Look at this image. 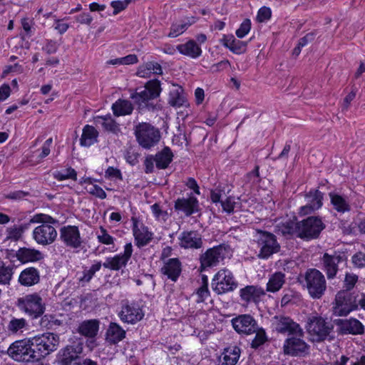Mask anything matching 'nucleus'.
<instances>
[{
  "label": "nucleus",
  "instance_id": "1",
  "mask_svg": "<svg viewBox=\"0 0 365 365\" xmlns=\"http://www.w3.org/2000/svg\"><path fill=\"white\" fill-rule=\"evenodd\" d=\"M31 223H40L34 228L32 237L34 241L41 245L46 246L53 244L57 238L56 227L59 221L53 217L43 213L36 214L30 220Z\"/></svg>",
  "mask_w": 365,
  "mask_h": 365
},
{
  "label": "nucleus",
  "instance_id": "2",
  "mask_svg": "<svg viewBox=\"0 0 365 365\" xmlns=\"http://www.w3.org/2000/svg\"><path fill=\"white\" fill-rule=\"evenodd\" d=\"M160 81L155 79L148 81L144 88H138L130 94V98L140 110H154L157 108L156 99L161 93Z\"/></svg>",
  "mask_w": 365,
  "mask_h": 365
},
{
  "label": "nucleus",
  "instance_id": "3",
  "mask_svg": "<svg viewBox=\"0 0 365 365\" xmlns=\"http://www.w3.org/2000/svg\"><path fill=\"white\" fill-rule=\"evenodd\" d=\"M306 328L313 342L331 341L335 339L334 324L321 316L309 317Z\"/></svg>",
  "mask_w": 365,
  "mask_h": 365
},
{
  "label": "nucleus",
  "instance_id": "4",
  "mask_svg": "<svg viewBox=\"0 0 365 365\" xmlns=\"http://www.w3.org/2000/svg\"><path fill=\"white\" fill-rule=\"evenodd\" d=\"M299 282L307 289L312 299H321L327 289V281L322 272L315 268H310L300 274Z\"/></svg>",
  "mask_w": 365,
  "mask_h": 365
},
{
  "label": "nucleus",
  "instance_id": "5",
  "mask_svg": "<svg viewBox=\"0 0 365 365\" xmlns=\"http://www.w3.org/2000/svg\"><path fill=\"white\" fill-rule=\"evenodd\" d=\"M30 340L35 354L34 356H36L37 361L55 351L59 345L58 335L51 332H46L30 337Z\"/></svg>",
  "mask_w": 365,
  "mask_h": 365
},
{
  "label": "nucleus",
  "instance_id": "6",
  "mask_svg": "<svg viewBox=\"0 0 365 365\" xmlns=\"http://www.w3.org/2000/svg\"><path fill=\"white\" fill-rule=\"evenodd\" d=\"M254 241L259 249L257 255L259 259H267L280 251L281 247L277 237L269 232L257 230Z\"/></svg>",
  "mask_w": 365,
  "mask_h": 365
},
{
  "label": "nucleus",
  "instance_id": "7",
  "mask_svg": "<svg viewBox=\"0 0 365 365\" xmlns=\"http://www.w3.org/2000/svg\"><path fill=\"white\" fill-rule=\"evenodd\" d=\"M359 294L353 292H347V290L339 291L333 303V313L336 316L345 317L352 311L359 309Z\"/></svg>",
  "mask_w": 365,
  "mask_h": 365
},
{
  "label": "nucleus",
  "instance_id": "8",
  "mask_svg": "<svg viewBox=\"0 0 365 365\" xmlns=\"http://www.w3.org/2000/svg\"><path fill=\"white\" fill-rule=\"evenodd\" d=\"M6 354L16 362H37L30 338L14 341L6 349Z\"/></svg>",
  "mask_w": 365,
  "mask_h": 365
},
{
  "label": "nucleus",
  "instance_id": "9",
  "mask_svg": "<svg viewBox=\"0 0 365 365\" xmlns=\"http://www.w3.org/2000/svg\"><path fill=\"white\" fill-rule=\"evenodd\" d=\"M16 306L33 319L41 317L46 311V304L36 292L19 298Z\"/></svg>",
  "mask_w": 365,
  "mask_h": 365
},
{
  "label": "nucleus",
  "instance_id": "10",
  "mask_svg": "<svg viewBox=\"0 0 365 365\" xmlns=\"http://www.w3.org/2000/svg\"><path fill=\"white\" fill-rule=\"evenodd\" d=\"M134 133L139 145L145 149L155 145L160 140V133L158 128L150 123L143 122L135 126Z\"/></svg>",
  "mask_w": 365,
  "mask_h": 365
},
{
  "label": "nucleus",
  "instance_id": "11",
  "mask_svg": "<svg viewBox=\"0 0 365 365\" xmlns=\"http://www.w3.org/2000/svg\"><path fill=\"white\" fill-rule=\"evenodd\" d=\"M298 237L304 240H310L319 237L325 225L319 217L311 216L297 222Z\"/></svg>",
  "mask_w": 365,
  "mask_h": 365
},
{
  "label": "nucleus",
  "instance_id": "12",
  "mask_svg": "<svg viewBox=\"0 0 365 365\" xmlns=\"http://www.w3.org/2000/svg\"><path fill=\"white\" fill-rule=\"evenodd\" d=\"M347 262L345 253L334 251L332 253L325 252L321 258L322 269L326 273L328 279H333L336 277L341 264Z\"/></svg>",
  "mask_w": 365,
  "mask_h": 365
},
{
  "label": "nucleus",
  "instance_id": "13",
  "mask_svg": "<svg viewBox=\"0 0 365 365\" xmlns=\"http://www.w3.org/2000/svg\"><path fill=\"white\" fill-rule=\"evenodd\" d=\"M230 254V248L225 245H220L207 250L200 256L201 271L217 266Z\"/></svg>",
  "mask_w": 365,
  "mask_h": 365
},
{
  "label": "nucleus",
  "instance_id": "14",
  "mask_svg": "<svg viewBox=\"0 0 365 365\" xmlns=\"http://www.w3.org/2000/svg\"><path fill=\"white\" fill-rule=\"evenodd\" d=\"M238 283L235 279L232 273L228 269L220 270L212 281L213 290L217 294H222L235 290Z\"/></svg>",
  "mask_w": 365,
  "mask_h": 365
},
{
  "label": "nucleus",
  "instance_id": "15",
  "mask_svg": "<svg viewBox=\"0 0 365 365\" xmlns=\"http://www.w3.org/2000/svg\"><path fill=\"white\" fill-rule=\"evenodd\" d=\"M272 326L274 330L280 334H288L303 337L304 331L300 325L289 317L277 315L272 318Z\"/></svg>",
  "mask_w": 365,
  "mask_h": 365
},
{
  "label": "nucleus",
  "instance_id": "16",
  "mask_svg": "<svg viewBox=\"0 0 365 365\" xmlns=\"http://www.w3.org/2000/svg\"><path fill=\"white\" fill-rule=\"evenodd\" d=\"M118 316L123 322L133 324L143 318L144 312L138 302L123 300Z\"/></svg>",
  "mask_w": 365,
  "mask_h": 365
},
{
  "label": "nucleus",
  "instance_id": "17",
  "mask_svg": "<svg viewBox=\"0 0 365 365\" xmlns=\"http://www.w3.org/2000/svg\"><path fill=\"white\" fill-rule=\"evenodd\" d=\"M334 324L336 326L337 332L340 335H361L364 333L365 329L363 324L354 317L334 319Z\"/></svg>",
  "mask_w": 365,
  "mask_h": 365
},
{
  "label": "nucleus",
  "instance_id": "18",
  "mask_svg": "<svg viewBox=\"0 0 365 365\" xmlns=\"http://www.w3.org/2000/svg\"><path fill=\"white\" fill-rule=\"evenodd\" d=\"M132 254L133 245L131 242H128L124 247L123 253L116 255L114 257H107L102 264L106 269L118 271L127 265Z\"/></svg>",
  "mask_w": 365,
  "mask_h": 365
},
{
  "label": "nucleus",
  "instance_id": "19",
  "mask_svg": "<svg viewBox=\"0 0 365 365\" xmlns=\"http://www.w3.org/2000/svg\"><path fill=\"white\" fill-rule=\"evenodd\" d=\"M132 231L135 244L138 248L148 245L153 239V233L136 217H132Z\"/></svg>",
  "mask_w": 365,
  "mask_h": 365
},
{
  "label": "nucleus",
  "instance_id": "20",
  "mask_svg": "<svg viewBox=\"0 0 365 365\" xmlns=\"http://www.w3.org/2000/svg\"><path fill=\"white\" fill-rule=\"evenodd\" d=\"M60 240L68 247L78 249L82 246L83 240L78 227L66 225L60 229Z\"/></svg>",
  "mask_w": 365,
  "mask_h": 365
},
{
  "label": "nucleus",
  "instance_id": "21",
  "mask_svg": "<svg viewBox=\"0 0 365 365\" xmlns=\"http://www.w3.org/2000/svg\"><path fill=\"white\" fill-rule=\"evenodd\" d=\"M234 329L239 334H251L257 331V322L250 314H242L232 319Z\"/></svg>",
  "mask_w": 365,
  "mask_h": 365
},
{
  "label": "nucleus",
  "instance_id": "22",
  "mask_svg": "<svg viewBox=\"0 0 365 365\" xmlns=\"http://www.w3.org/2000/svg\"><path fill=\"white\" fill-rule=\"evenodd\" d=\"M323 193L319 190L313 189L304 195L307 202L304 206L301 207L300 213L308 215L322 207L323 203Z\"/></svg>",
  "mask_w": 365,
  "mask_h": 365
},
{
  "label": "nucleus",
  "instance_id": "23",
  "mask_svg": "<svg viewBox=\"0 0 365 365\" xmlns=\"http://www.w3.org/2000/svg\"><path fill=\"white\" fill-rule=\"evenodd\" d=\"M178 239L179 245L185 249H200L202 247L201 235L197 231H183Z\"/></svg>",
  "mask_w": 365,
  "mask_h": 365
},
{
  "label": "nucleus",
  "instance_id": "24",
  "mask_svg": "<svg viewBox=\"0 0 365 365\" xmlns=\"http://www.w3.org/2000/svg\"><path fill=\"white\" fill-rule=\"evenodd\" d=\"M292 336L284 341L283 348L285 354L291 356H297L308 350L309 346L302 339V337L297 336L296 335Z\"/></svg>",
  "mask_w": 365,
  "mask_h": 365
},
{
  "label": "nucleus",
  "instance_id": "25",
  "mask_svg": "<svg viewBox=\"0 0 365 365\" xmlns=\"http://www.w3.org/2000/svg\"><path fill=\"white\" fill-rule=\"evenodd\" d=\"M210 199L213 203L220 202L223 211L228 214L232 213L235 209V198L232 196H226L224 190L217 187L210 192Z\"/></svg>",
  "mask_w": 365,
  "mask_h": 365
},
{
  "label": "nucleus",
  "instance_id": "26",
  "mask_svg": "<svg viewBox=\"0 0 365 365\" xmlns=\"http://www.w3.org/2000/svg\"><path fill=\"white\" fill-rule=\"evenodd\" d=\"M82 344H78L76 346L68 345L61 349L58 354V360L60 365H71L73 361L76 360L82 353Z\"/></svg>",
  "mask_w": 365,
  "mask_h": 365
},
{
  "label": "nucleus",
  "instance_id": "27",
  "mask_svg": "<svg viewBox=\"0 0 365 365\" xmlns=\"http://www.w3.org/2000/svg\"><path fill=\"white\" fill-rule=\"evenodd\" d=\"M198 200L194 196L187 198H178L175 201L174 208L177 212H181L186 216H190L198 211Z\"/></svg>",
  "mask_w": 365,
  "mask_h": 365
},
{
  "label": "nucleus",
  "instance_id": "28",
  "mask_svg": "<svg viewBox=\"0 0 365 365\" xmlns=\"http://www.w3.org/2000/svg\"><path fill=\"white\" fill-rule=\"evenodd\" d=\"M160 272L173 282H176L182 272V264L178 258L168 259L165 261Z\"/></svg>",
  "mask_w": 365,
  "mask_h": 365
},
{
  "label": "nucleus",
  "instance_id": "29",
  "mask_svg": "<svg viewBox=\"0 0 365 365\" xmlns=\"http://www.w3.org/2000/svg\"><path fill=\"white\" fill-rule=\"evenodd\" d=\"M264 294V290L259 286L247 285L240 290L241 299L247 303H256L259 302L261 297Z\"/></svg>",
  "mask_w": 365,
  "mask_h": 365
},
{
  "label": "nucleus",
  "instance_id": "30",
  "mask_svg": "<svg viewBox=\"0 0 365 365\" xmlns=\"http://www.w3.org/2000/svg\"><path fill=\"white\" fill-rule=\"evenodd\" d=\"M40 282V272L33 267L24 269L19 277V282L24 287H31Z\"/></svg>",
  "mask_w": 365,
  "mask_h": 365
},
{
  "label": "nucleus",
  "instance_id": "31",
  "mask_svg": "<svg viewBox=\"0 0 365 365\" xmlns=\"http://www.w3.org/2000/svg\"><path fill=\"white\" fill-rule=\"evenodd\" d=\"M16 257L22 263L34 262L43 259V255L34 248L21 247L16 252Z\"/></svg>",
  "mask_w": 365,
  "mask_h": 365
},
{
  "label": "nucleus",
  "instance_id": "32",
  "mask_svg": "<svg viewBox=\"0 0 365 365\" xmlns=\"http://www.w3.org/2000/svg\"><path fill=\"white\" fill-rule=\"evenodd\" d=\"M125 331L117 323L110 322L106 333V340L110 344H117L125 338Z\"/></svg>",
  "mask_w": 365,
  "mask_h": 365
},
{
  "label": "nucleus",
  "instance_id": "33",
  "mask_svg": "<svg viewBox=\"0 0 365 365\" xmlns=\"http://www.w3.org/2000/svg\"><path fill=\"white\" fill-rule=\"evenodd\" d=\"M99 329V321L97 319H89L82 322L78 329V332L86 337L93 339L98 334Z\"/></svg>",
  "mask_w": 365,
  "mask_h": 365
},
{
  "label": "nucleus",
  "instance_id": "34",
  "mask_svg": "<svg viewBox=\"0 0 365 365\" xmlns=\"http://www.w3.org/2000/svg\"><path fill=\"white\" fill-rule=\"evenodd\" d=\"M176 49L181 54L192 58H197L202 54L201 48L194 40H190L185 43L178 45Z\"/></svg>",
  "mask_w": 365,
  "mask_h": 365
},
{
  "label": "nucleus",
  "instance_id": "35",
  "mask_svg": "<svg viewBox=\"0 0 365 365\" xmlns=\"http://www.w3.org/2000/svg\"><path fill=\"white\" fill-rule=\"evenodd\" d=\"M222 45L236 54H240L245 51L247 43L236 39L234 36H224L221 40Z\"/></svg>",
  "mask_w": 365,
  "mask_h": 365
},
{
  "label": "nucleus",
  "instance_id": "36",
  "mask_svg": "<svg viewBox=\"0 0 365 365\" xmlns=\"http://www.w3.org/2000/svg\"><path fill=\"white\" fill-rule=\"evenodd\" d=\"M94 121L97 126L101 125L108 132L117 134L120 130L119 124L110 115L97 116Z\"/></svg>",
  "mask_w": 365,
  "mask_h": 365
},
{
  "label": "nucleus",
  "instance_id": "37",
  "mask_svg": "<svg viewBox=\"0 0 365 365\" xmlns=\"http://www.w3.org/2000/svg\"><path fill=\"white\" fill-rule=\"evenodd\" d=\"M163 70L161 66L156 62L149 61L139 66L137 76L140 78H150L151 74L161 75Z\"/></svg>",
  "mask_w": 365,
  "mask_h": 365
},
{
  "label": "nucleus",
  "instance_id": "38",
  "mask_svg": "<svg viewBox=\"0 0 365 365\" xmlns=\"http://www.w3.org/2000/svg\"><path fill=\"white\" fill-rule=\"evenodd\" d=\"M168 103L170 106L175 108L188 106L187 101L181 87L170 91Z\"/></svg>",
  "mask_w": 365,
  "mask_h": 365
},
{
  "label": "nucleus",
  "instance_id": "39",
  "mask_svg": "<svg viewBox=\"0 0 365 365\" xmlns=\"http://www.w3.org/2000/svg\"><path fill=\"white\" fill-rule=\"evenodd\" d=\"M112 110L115 116L130 115L133 110V106L128 100L118 99L112 105Z\"/></svg>",
  "mask_w": 365,
  "mask_h": 365
},
{
  "label": "nucleus",
  "instance_id": "40",
  "mask_svg": "<svg viewBox=\"0 0 365 365\" xmlns=\"http://www.w3.org/2000/svg\"><path fill=\"white\" fill-rule=\"evenodd\" d=\"M173 154L170 148L165 147L155 155V165L158 169H165L173 160Z\"/></svg>",
  "mask_w": 365,
  "mask_h": 365
},
{
  "label": "nucleus",
  "instance_id": "41",
  "mask_svg": "<svg viewBox=\"0 0 365 365\" xmlns=\"http://www.w3.org/2000/svg\"><path fill=\"white\" fill-rule=\"evenodd\" d=\"M220 365H235L240 356V349L236 346L225 349Z\"/></svg>",
  "mask_w": 365,
  "mask_h": 365
},
{
  "label": "nucleus",
  "instance_id": "42",
  "mask_svg": "<svg viewBox=\"0 0 365 365\" xmlns=\"http://www.w3.org/2000/svg\"><path fill=\"white\" fill-rule=\"evenodd\" d=\"M329 195L333 207L337 212L344 213L350 211L351 206L345 197L334 192H330Z\"/></svg>",
  "mask_w": 365,
  "mask_h": 365
},
{
  "label": "nucleus",
  "instance_id": "43",
  "mask_svg": "<svg viewBox=\"0 0 365 365\" xmlns=\"http://www.w3.org/2000/svg\"><path fill=\"white\" fill-rule=\"evenodd\" d=\"M98 132L93 126L86 125L83 129V133L80 139L81 145L83 146H91L96 140Z\"/></svg>",
  "mask_w": 365,
  "mask_h": 365
},
{
  "label": "nucleus",
  "instance_id": "44",
  "mask_svg": "<svg viewBox=\"0 0 365 365\" xmlns=\"http://www.w3.org/2000/svg\"><path fill=\"white\" fill-rule=\"evenodd\" d=\"M285 282V274L281 272L274 273L267 284V291L275 292L279 291Z\"/></svg>",
  "mask_w": 365,
  "mask_h": 365
},
{
  "label": "nucleus",
  "instance_id": "45",
  "mask_svg": "<svg viewBox=\"0 0 365 365\" xmlns=\"http://www.w3.org/2000/svg\"><path fill=\"white\" fill-rule=\"evenodd\" d=\"M63 324V321L60 320L54 314H44L41 317L40 326L46 329H56Z\"/></svg>",
  "mask_w": 365,
  "mask_h": 365
},
{
  "label": "nucleus",
  "instance_id": "46",
  "mask_svg": "<svg viewBox=\"0 0 365 365\" xmlns=\"http://www.w3.org/2000/svg\"><path fill=\"white\" fill-rule=\"evenodd\" d=\"M30 224L31 222H29V223L22 224L20 226L14 225L8 227L6 229V239L15 242L18 241L21 238L24 232L29 228Z\"/></svg>",
  "mask_w": 365,
  "mask_h": 365
},
{
  "label": "nucleus",
  "instance_id": "47",
  "mask_svg": "<svg viewBox=\"0 0 365 365\" xmlns=\"http://www.w3.org/2000/svg\"><path fill=\"white\" fill-rule=\"evenodd\" d=\"M278 231L282 235H295L298 237V225L297 222L288 220L277 225Z\"/></svg>",
  "mask_w": 365,
  "mask_h": 365
},
{
  "label": "nucleus",
  "instance_id": "48",
  "mask_svg": "<svg viewBox=\"0 0 365 365\" xmlns=\"http://www.w3.org/2000/svg\"><path fill=\"white\" fill-rule=\"evenodd\" d=\"M14 274V267L0 262V285H9Z\"/></svg>",
  "mask_w": 365,
  "mask_h": 365
},
{
  "label": "nucleus",
  "instance_id": "49",
  "mask_svg": "<svg viewBox=\"0 0 365 365\" xmlns=\"http://www.w3.org/2000/svg\"><path fill=\"white\" fill-rule=\"evenodd\" d=\"M193 22L194 21H192V22L188 21L182 22L180 24H173L168 36L170 38H175L180 36L185 32Z\"/></svg>",
  "mask_w": 365,
  "mask_h": 365
},
{
  "label": "nucleus",
  "instance_id": "50",
  "mask_svg": "<svg viewBox=\"0 0 365 365\" xmlns=\"http://www.w3.org/2000/svg\"><path fill=\"white\" fill-rule=\"evenodd\" d=\"M27 325V322L24 318H12L8 324L7 329L11 333L16 334L18 331H22Z\"/></svg>",
  "mask_w": 365,
  "mask_h": 365
},
{
  "label": "nucleus",
  "instance_id": "51",
  "mask_svg": "<svg viewBox=\"0 0 365 365\" xmlns=\"http://www.w3.org/2000/svg\"><path fill=\"white\" fill-rule=\"evenodd\" d=\"M99 230V232L97 233L98 241L106 245H113L114 238L108 234V231L102 226Z\"/></svg>",
  "mask_w": 365,
  "mask_h": 365
},
{
  "label": "nucleus",
  "instance_id": "52",
  "mask_svg": "<svg viewBox=\"0 0 365 365\" xmlns=\"http://www.w3.org/2000/svg\"><path fill=\"white\" fill-rule=\"evenodd\" d=\"M103 264L101 262H98L93 264L89 269L83 271V276L81 277V281L88 282L93 278L96 272L99 271Z\"/></svg>",
  "mask_w": 365,
  "mask_h": 365
},
{
  "label": "nucleus",
  "instance_id": "53",
  "mask_svg": "<svg viewBox=\"0 0 365 365\" xmlns=\"http://www.w3.org/2000/svg\"><path fill=\"white\" fill-rule=\"evenodd\" d=\"M256 335L251 343L252 348L257 349L259 346L262 345L267 340L266 333L264 329H257Z\"/></svg>",
  "mask_w": 365,
  "mask_h": 365
},
{
  "label": "nucleus",
  "instance_id": "54",
  "mask_svg": "<svg viewBox=\"0 0 365 365\" xmlns=\"http://www.w3.org/2000/svg\"><path fill=\"white\" fill-rule=\"evenodd\" d=\"M358 276L353 273H346L344 280V290L350 292L358 281Z\"/></svg>",
  "mask_w": 365,
  "mask_h": 365
},
{
  "label": "nucleus",
  "instance_id": "55",
  "mask_svg": "<svg viewBox=\"0 0 365 365\" xmlns=\"http://www.w3.org/2000/svg\"><path fill=\"white\" fill-rule=\"evenodd\" d=\"M76 172L74 169L69 168L64 173L58 171L54 174L55 178L58 180H63L66 179L76 180Z\"/></svg>",
  "mask_w": 365,
  "mask_h": 365
},
{
  "label": "nucleus",
  "instance_id": "56",
  "mask_svg": "<svg viewBox=\"0 0 365 365\" xmlns=\"http://www.w3.org/2000/svg\"><path fill=\"white\" fill-rule=\"evenodd\" d=\"M132 0L113 1L110 6L113 8V15H117L120 11L125 10Z\"/></svg>",
  "mask_w": 365,
  "mask_h": 365
},
{
  "label": "nucleus",
  "instance_id": "57",
  "mask_svg": "<svg viewBox=\"0 0 365 365\" xmlns=\"http://www.w3.org/2000/svg\"><path fill=\"white\" fill-rule=\"evenodd\" d=\"M351 262L355 267H365V253L362 252H356L351 257Z\"/></svg>",
  "mask_w": 365,
  "mask_h": 365
},
{
  "label": "nucleus",
  "instance_id": "58",
  "mask_svg": "<svg viewBox=\"0 0 365 365\" xmlns=\"http://www.w3.org/2000/svg\"><path fill=\"white\" fill-rule=\"evenodd\" d=\"M251 29V21L250 19H246L241 24L240 28L236 31V35L238 38H242L245 36Z\"/></svg>",
  "mask_w": 365,
  "mask_h": 365
},
{
  "label": "nucleus",
  "instance_id": "59",
  "mask_svg": "<svg viewBox=\"0 0 365 365\" xmlns=\"http://www.w3.org/2000/svg\"><path fill=\"white\" fill-rule=\"evenodd\" d=\"M272 16V11L269 7L262 6L258 11L257 20L259 22H264L269 20Z\"/></svg>",
  "mask_w": 365,
  "mask_h": 365
},
{
  "label": "nucleus",
  "instance_id": "60",
  "mask_svg": "<svg viewBox=\"0 0 365 365\" xmlns=\"http://www.w3.org/2000/svg\"><path fill=\"white\" fill-rule=\"evenodd\" d=\"M197 295V302H203L210 295L207 284H203L196 292Z\"/></svg>",
  "mask_w": 365,
  "mask_h": 365
},
{
  "label": "nucleus",
  "instance_id": "61",
  "mask_svg": "<svg viewBox=\"0 0 365 365\" xmlns=\"http://www.w3.org/2000/svg\"><path fill=\"white\" fill-rule=\"evenodd\" d=\"M89 192L91 195H93L97 197H99L100 199H102V200L105 199L107 196L106 192L103 190V188L97 185H93L91 188Z\"/></svg>",
  "mask_w": 365,
  "mask_h": 365
},
{
  "label": "nucleus",
  "instance_id": "62",
  "mask_svg": "<svg viewBox=\"0 0 365 365\" xmlns=\"http://www.w3.org/2000/svg\"><path fill=\"white\" fill-rule=\"evenodd\" d=\"M154 163H155V158L153 155L146 157L144 161L145 172L146 173H151L154 170Z\"/></svg>",
  "mask_w": 365,
  "mask_h": 365
},
{
  "label": "nucleus",
  "instance_id": "63",
  "mask_svg": "<svg viewBox=\"0 0 365 365\" xmlns=\"http://www.w3.org/2000/svg\"><path fill=\"white\" fill-rule=\"evenodd\" d=\"M76 20L80 24L90 25L93 18L88 13H82L76 16Z\"/></svg>",
  "mask_w": 365,
  "mask_h": 365
},
{
  "label": "nucleus",
  "instance_id": "64",
  "mask_svg": "<svg viewBox=\"0 0 365 365\" xmlns=\"http://www.w3.org/2000/svg\"><path fill=\"white\" fill-rule=\"evenodd\" d=\"M356 95V88L355 87H352L351 91L345 97L344 100V108L347 109L351 103V102L354 99Z\"/></svg>",
  "mask_w": 365,
  "mask_h": 365
}]
</instances>
